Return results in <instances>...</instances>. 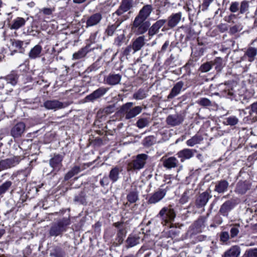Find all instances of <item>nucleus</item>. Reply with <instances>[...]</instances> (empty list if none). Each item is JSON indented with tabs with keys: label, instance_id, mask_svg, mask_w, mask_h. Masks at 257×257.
<instances>
[{
	"label": "nucleus",
	"instance_id": "1",
	"mask_svg": "<svg viewBox=\"0 0 257 257\" xmlns=\"http://www.w3.org/2000/svg\"><path fill=\"white\" fill-rule=\"evenodd\" d=\"M132 7V0H122L118 9L112 14V17L118 26L128 19V17L125 13L128 12Z\"/></svg>",
	"mask_w": 257,
	"mask_h": 257
},
{
	"label": "nucleus",
	"instance_id": "11",
	"mask_svg": "<svg viewBox=\"0 0 257 257\" xmlns=\"http://www.w3.org/2000/svg\"><path fill=\"white\" fill-rule=\"evenodd\" d=\"M183 120V116L179 114L169 115L166 118L167 123L171 126L179 125L182 123Z\"/></svg>",
	"mask_w": 257,
	"mask_h": 257
},
{
	"label": "nucleus",
	"instance_id": "16",
	"mask_svg": "<svg viewBox=\"0 0 257 257\" xmlns=\"http://www.w3.org/2000/svg\"><path fill=\"white\" fill-rule=\"evenodd\" d=\"M63 156L57 154L55 155L49 161L50 166L55 170H59L62 167V161L63 160Z\"/></svg>",
	"mask_w": 257,
	"mask_h": 257
},
{
	"label": "nucleus",
	"instance_id": "63",
	"mask_svg": "<svg viewBox=\"0 0 257 257\" xmlns=\"http://www.w3.org/2000/svg\"><path fill=\"white\" fill-rule=\"evenodd\" d=\"M253 238V237H251L250 239L246 240L243 244L246 246L255 245L256 243L254 241L252 240Z\"/></svg>",
	"mask_w": 257,
	"mask_h": 257
},
{
	"label": "nucleus",
	"instance_id": "26",
	"mask_svg": "<svg viewBox=\"0 0 257 257\" xmlns=\"http://www.w3.org/2000/svg\"><path fill=\"white\" fill-rule=\"evenodd\" d=\"M184 83L183 81H179L175 84V85L172 88L170 94L168 96V99H172L178 94L181 91L183 87Z\"/></svg>",
	"mask_w": 257,
	"mask_h": 257
},
{
	"label": "nucleus",
	"instance_id": "9",
	"mask_svg": "<svg viewBox=\"0 0 257 257\" xmlns=\"http://www.w3.org/2000/svg\"><path fill=\"white\" fill-rule=\"evenodd\" d=\"M67 105L66 103H63L55 99L47 100L44 103V106L46 109L55 111L64 108L67 106Z\"/></svg>",
	"mask_w": 257,
	"mask_h": 257
},
{
	"label": "nucleus",
	"instance_id": "60",
	"mask_svg": "<svg viewBox=\"0 0 257 257\" xmlns=\"http://www.w3.org/2000/svg\"><path fill=\"white\" fill-rule=\"evenodd\" d=\"M110 179L107 176H104L100 181V184L102 187L107 186L109 183Z\"/></svg>",
	"mask_w": 257,
	"mask_h": 257
},
{
	"label": "nucleus",
	"instance_id": "47",
	"mask_svg": "<svg viewBox=\"0 0 257 257\" xmlns=\"http://www.w3.org/2000/svg\"><path fill=\"white\" fill-rule=\"evenodd\" d=\"M197 103L201 106L207 107L213 105L212 102L207 98H201L197 101Z\"/></svg>",
	"mask_w": 257,
	"mask_h": 257
},
{
	"label": "nucleus",
	"instance_id": "39",
	"mask_svg": "<svg viewBox=\"0 0 257 257\" xmlns=\"http://www.w3.org/2000/svg\"><path fill=\"white\" fill-rule=\"evenodd\" d=\"M212 66H214L217 71L220 72L224 66L223 59L221 57H216L214 60L211 61Z\"/></svg>",
	"mask_w": 257,
	"mask_h": 257
},
{
	"label": "nucleus",
	"instance_id": "52",
	"mask_svg": "<svg viewBox=\"0 0 257 257\" xmlns=\"http://www.w3.org/2000/svg\"><path fill=\"white\" fill-rule=\"evenodd\" d=\"M190 195L191 192L189 190L185 191L180 199V202L183 204L187 203L190 198Z\"/></svg>",
	"mask_w": 257,
	"mask_h": 257
},
{
	"label": "nucleus",
	"instance_id": "32",
	"mask_svg": "<svg viewBox=\"0 0 257 257\" xmlns=\"http://www.w3.org/2000/svg\"><path fill=\"white\" fill-rule=\"evenodd\" d=\"M145 37L144 36H140L138 37L133 43L132 47L133 48V53L134 54L136 52L140 50L145 45Z\"/></svg>",
	"mask_w": 257,
	"mask_h": 257
},
{
	"label": "nucleus",
	"instance_id": "17",
	"mask_svg": "<svg viewBox=\"0 0 257 257\" xmlns=\"http://www.w3.org/2000/svg\"><path fill=\"white\" fill-rule=\"evenodd\" d=\"M19 75L17 71H12L9 74L5 77H1V80H4L8 84H10L13 86H15L18 82Z\"/></svg>",
	"mask_w": 257,
	"mask_h": 257
},
{
	"label": "nucleus",
	"instance_id": "44",
	"mask_svg": "<svg viewBox=\"0 0 257 257\" xmlns=\"http://www.w3.org/2000/svg\"><path fill=\"white\" fill-rule=\"evenodd\" d=\"M12 44L13 47L19 49L23 50L24 49V45H25V47H26L29 44V43L25 42L24 41L18 40H14L12 41Z\"/></svg>",
	"mask_w": 257,
	"mask_h": 257
},
{
	"label": "nucleus",
	"instance_id": "58",
	"mask_svg": "<svg viewBox=\"0 0 257 257\" xmlns=\"http://www.w3.org/2000/svg\"><path fill=\"white\" fill-rule=\"evenodd\" d=\"M239 9V3L235 2H232L229 8V10L232 13H236Z\"/></svg>",
	"mask_w": 257,
	"mask_h": 257
},
{
	"label": "nucleus",
	"instance_id": "36",
	"mask_svg": "<svg viewBox=\"0 0 257 257\" xmlns=\"http://www.w3.org/2000/svg\"><path fill=\"white\" fill-rule=\"evenodd\" d=\"M121 169L117 167H115L111 169L109 174V178L113 183L116 182L119 177V173Z\"/></svg>",
	"mask_w": 257,
	"mask_h": 257
},
{
	"label": "nucleus",
	"instance_id": "2",
	"mask_svg": "<svg viewBox=\"0 0 257 257\" xmlns=\"http://www.w3.org/2000/svg\"><path fill=\"white\" fill-rule=\"evenodd\" d=\"M157 217L160 218L163 225H166L174 220L176 213L170 207H164L161 209Z\"/></svg>",
	"mask_w": 257,
	"mask_h": 257
},
{
	"label": "nucleus",
	"instance_id": "25",
	"mask_svg": "<svg viewBox=\"0 0 257 257\" xmlns=\"http://www.w3.org/2000/svg\"><path fill=\"white\" fill-rule=\"evenodd\" d=\"M121 76L119 74H110L104 79L106 84L115 85L119 83Z\"/></svg>",
	"mask_w": 257,
	"mask_h": 257
},
{
	"label": "nucleus",
	"instance_id": "50",
	"mask_svg": "<svg viewBox=\"0 0 257 257\" xmlns=\"http://www.w3.org/2000/svg\"><path fill=\"white\" fill-rule=\"evenodd\" d=\"M226 124L229 125H236L238 122V119L235 116H230L225 119Z\"/></svg>",
	"mask_w": 257,
	"mask_h": 257
},
{
	"label": "nucleus",
	"instance_id": "14",
	"mask_svg": "<svg viewBox=\"0 0 257 257\" xmlns=\"http://www.w3.org/2000/svg\"><path fill=\"white\" fill-rule=\"evenodd\" d=\"M152 11L153 8L152 5H145L141 9L138 15L135 18L143 21H146L150 16Z\"/></svg>",
	"mask_w": 257,
	"mask_h": 257
},
{
	"label": "nucleus",
	"instance_id": "8",
	"mask_svg": "<svg viewBox=\"0 0 257 257\" xmlns=\"http://www.w3.org/2000/svg\"><path fill=\"white\" fill-rule=\"evenodd\" d=\"M108 88L101 87L87 95L85 98L86 102H94L95 100L104 95L108 90Z\"/></svg>",
	"mask_w": 257,
	"mask_h": 257
},
{
	"label": "nucleus",
	"instance_id": "59",
	"mask_svg": "<svg viewBox=\"0 0 257 257\" xmlns=\"http://www.w3.org/2000/svg\"><path fill=\"white\" fill-rule=\"evenodd\" d=\"M213 1V0H203V2L201 6L202 10L203 11L207 10L208 7Z\"/></svg>",
	"mask_w": 257,
	"mask_h": 257
},
{
	"label": "nucleus",
	"instance_id": "5",
	"mask_svg": "<svg viewBox=\"0 0 257 257\" xmlns=\"http://www.w3.org/2000/svg\"><path fill=\"white\" fill-rule=\"evenodd\" d=\"M69 218H63L54 223L51 226L49 233L51 236H58L65 230V227L69 225Z\"/></svg>",
	"mask_w": 257,
	"mask_h": 257
},
{
	"label": "nucleus",
	"instance_id": "49",
	"mask_svg": "<svg viewBox=\"0 0 257 257\" xmlns=\"http://www.w3.org/2000/svg\"><path fill=\"white\" fill-rule=\"evenodd\" d=\"M149 125V120L146 118H140L137 122V126L139 128H143Z\"/></svg>",
	"mask_w": 257,
	"mask_h": 257
},
{
	"label": "nucleus",
	"instance_id": "28",
	"mask_svg": "<svg viewBox=\"0 0 257 257\" xmlns=\"http://www.w3.org/2000/svg\"><path fill=\"white\" fill-rule=\"evenodd\" d=\"M116 37L114 41V45L120 47L125 42V37L124 31L122 30H118L116 31Z\"/></svg>",
	"mask_w": 257,
	"mask_h": 257
},
{
	"label": "nucleus",
	"instance_id": "24",
	"mask_svg": "<svg viewBox=\"0 0 257 257\" xmlns=\"http://www.w3.org/2000/svg\"><path fill=\"white\" fill-rule=\"evenodd\" d=\"M229 186V183L225 180L217 181L215 183L214 191L221 194L223 193L227 190Z\"/></svg>",
	"mask_w": 257,
	"mask_h": 257
},
{
	"label": "nucleus",
	"instance_id": "38",
	"mask_svg": "<svg viewBox=\"0 0 257 257\" xmlns=\"http://www.w3.org/2000/svg\"><path fill=\"white\" fill-rule=\"evenodd\" d=\"M203 137L200 135H196L186 142L188 146L193 147L194 145L200 143L203 140Z\"/></svg>",
	"mask_w": 257,
	"mask_h": 257
},
{
	"label": "nucleus",
	"instance_id": "23",
	"mask_svg": "<svg viewBox=\"0 0 257 257\" xmlns=\"http://www.w3.org/2000/svg\"><path fill=\"white\" fill-rule=\"evenodd\" d=\"M42 47L37 44L32 48L29 53V57L31 59H36L40 58L42 55Z\"/></svg>",
	"mask_w": 257,
	"mask_h": 257
},
{
	"label": "nucleus",
	"instance_id": "4",
	"mask_svg": "<svg viewBox=\"0 0 257 257\" xmlns=\"http://www.w3.org/2000/svg\"><path fill=\"white\" fill-rule=\"evenodd\" d=\"M134 105L133 102H127L121 107V110L125 113V118L126 119H130L139 114L142 111V107L137 106L131 108Z\"/></svg>",
	"mask_w": 257,
	"mask_h": 257
},
{
	"label": "nucleus",
	"instance_id": "27",
	"mask_svg": "<svg viewBox=\"0 0 257 257\" xmlns=\"http://www.w3.org/2000/svg\"><path fill=\"white\" fill-rule=\"evenodd\" d=\"M240 254V248L237 245H233L224 252L222 257H238Z\"/></svg>",
	"mask_w": 257,
	"mask_h": 257
},
{
	"label": "nucleus",
	"instance_id": "33",
	"mask_svg": "<svg viewBox=\"0 0 257 257\" xmlns=\"http://www.w3.org/2000/svg\"><path fill=\"white\" fill-rule=\"evenodd\" d=\"M26 21L21 17H17L14 19L10 25V28L12 30H18L25 25Z\"/></svg>",
	"mask_w": 257,
	"mask_h": 257
},
{
	"label": "nucleus",
	"instance_id": "64",
	"mask_svg": "<svg viewBox=\"0 0 257 257\" xmlns=\"http://www.w3.org/2000/svg\"><path fill=\"white\" fill-rule=\"evenodd\" d=\"M104 112L106 113H111L114 110V106L113 105H109L104 108Z\"/></svg>",
	"mask_w": 257,
	"mask_h": 257
},
{
	"label": "nucleus",
	"instance_id": "43",
	"mask_svg": "<svg viewBox=\"0 0 257 257\" xmlns=\"http://www.w3.org/2000/svg\"><path fill=\"white\" fill-rule=\"evenodd\" d=\"M12 185V182L10 181H6L0 185V196L3 195L8 191Z\"/></svg>",
	"mask_w": 257,
	"mask_h": 257
},
{
	"label": "nucleus",
	"instance_id": "6",
	"mask_svg": "<svg viewBox=\"0 0 257 257\" xmlns=\"http://www.w3.org/2000/svg\"><path fill=\"white\" fill-rule=\"evenodd\" d=\"M150 25L149 22L135 19L132 26V30L136 35H142L146 33Z\"/></svg>",
	"mask_w": 257,
	"mask_h": 257
},
{
	"label": "nucleus",
	"instance_id": "34",
	"mask_svg": "<svg viewBox=\"0 0 257 257\" xmlns=\"http://www.w3.org/2000/svg\"><path fill=\"white\" fill-rule=\"evenodd\" d=\"M249 184L246 181H239L236 184L235 191L238 194H243L249 189Z\"/></svg>",
	"mask_w": 257,
	"mask_h": 257
},
{
	"label": "nucleus",
	"instance_id": "48",
	"mask_svg": "<svg viewBox=\"0 0 257 257\" xmlns=\"http://www.w3.org/2000/svg\"><path fill=\"white\" fill-rule=\"evenodd\" d=\"M74 201L75 202L84 204L86 203L85 194L84 192H81L79 195L75 196Z\"/></svg>",
	"mask_w": 257,
	"mask_h": 257
},
{
	"label": "nucleus",
	"instance_id": "21",
	"mask_svg": "<svg viewBox=\"0 0 257 257\" xmlns=\"http://www.w3.org/2000/svg\"><path fill=\"white\" fill-rule=\"evenodd\" d=\"M204 222L202 219H198L195 223L190 227L188 233L191 235L197 234L202 231V228L204 227Z\"/></svg>",
	"mask_w": 257,
	"mask_h": 257
},
{
	"label": "nucleus",
	"instance_id": "51",
	"mask_svg": "<svg viewBox=\"0 0 257 257\" xmlns=\"http://www.w3.org/2000/svg\"><path fill=\"white\" fill-rule=\"evenodd\" d=\"M239 232V225L235 224L233 225L230 230V237L234 238L236 237Z\"/></svg>",
	"mask_w": 257,
	"mask_h": 257
},
{
	"label": "nucleus",
	"instance_id": "61",
	"mask_svg": "<svg viewBox=\"0 0 257 257\" xmlns=\"http://www.w3.org/2000/svg\"><path fill=\"white\" fill-rule=\"evenodd\" d=\"M133 51L132 46L129 45L126 47L123 51V55L124 56H128Z\"/></svg>",
	"mask_w": 257,
	"mask_h": 257
},
{
	"label": "nucleus",
	"instance_id": "53",
	"mask_svg": "<svg viewBox=\"0 0 257 257\" xmlns=\"http://www.w3.org/2000/svg\"><path fill=\"white\" fill-rule=\"evenodd\" d=\"M245 257H257V248H250L244 253Z\"/></svg>",
	"mask_w": 257,
	"mask_h": 257
},
{
	"label": "nucleus",
	"instance_id": "54",
	"mask_svg": "<svg viewBox=\"0 0 257 257\" xmlns=\"http://www.w3.org/2000/svg\"><path fill=\"white\" fill-rule=\"evenodd\" d=\"M118 24L117 26L115 25H112L108 26L105 30L106 34L109 36H111L113 35L114 32L117 30L116 29L118 27Z\"/></svg>",
	"mask_w": 257,
	"mask_h": 257
},
{
	"label": "nucleus",
	"instance_id": "13",
	"mask_svg": "<svg viewBox=\"0 0 257 257\" xmlns=\"http://www.w3.org/2000/svg\"><path fill=\"white\" fill-rule=\"evenodd\" d=\"M166 20H159L156 22L153 25L148 29V35L149 39H150L153 36L159 32L160 29L166 23Z\"/></svg>",
	"mask_w": 257,
	"mask_h": 257
},
{
	"label": "nucleus",
	"instance_id": "46",
	"mask_svg": "<svg viewBox=\"0 0 257 257\" xmlns=\"http://www.w3.org/2000/svg\"><path fill=\"white\" fill-rule=\"evenodd\" d=\"M212 67V63L211 61L207 62L202 64L199 70L203 73L208 72Z\"/></svg>",
	"mask_w": 257,
	"mask_h": 257
},
{
	"label": "nucleus",
	"instance_id": "40",
	"mask_svg": "<svg viewBox=\"0 0 257 257\" xmlns=\"http://www.w3.org/2000/svg\"><path fill=\"white\" fill-rule=\"evenodd\" d=\"M51 257H66L65 251L60 247H55L51 252Z\"/></svg>",
	"mask_w": 257,
	"mask_h": 257
},
{
	"label": "nucleus",
	"instance_id": "15",
	"mask_svg": "<svg viewBox=\"0 0 257 257\" xmlns=\"http://www.w3.org/2000/svg\"><path fill=\"white\" fill-rule=\"evenodd\" d=\"M31 170L32 168L29 166L24 170L17 171L13 176L17 178L18 181L25 182L27 181V178L30 175Z\"/></svg>",
	"mask_w": 257,
	"mask_h": 257
},
{
	"label": "nucleus",
	"instance_id": "3",
	"mask_svg": "<svg viewBox=\"0 0 257 257\" xmlns=\"http://www.w3.org/2000/svg\"><path fill=\"white\" fill-rule=\"evenodd\" d=\"M148 156L145 154L138 155L136 158L128 164V170L139 171L144 168Z\"/></svg>",
	"mask_w": 257,
	"mask_h": 257
},
{
	"label": "nucleus",
	"instance_id": "56",
	"mask_svg": "<svg viewBox=\"0 0 257 257\" xmlns=\"http://www.w3.org/2000/svg\"><path fill=\"white\" fill-rule=\"evenodd\" d=\"M54 8H44L40 10V13H42L43 14L47 16H50L52 14V13L54 12Z\"/></svg>",
	"mask_w": 257,
	"mask_h": 257
},
{
	"label": "nucleus",
	"instance_id": "19",
	"mask_svg": "<svg viewBox=\"0 0 257 257\" xmlns=\"http://www.w3.org/2000/svg\"><path fill=\"white\" fill-rule=\"evenodd\" d=\"M211 195L207 191L201 193L196 200V205L198 208L204 206L208 202Z\"/></svg>",
	"mask_w": 257,
	"mask_h": 257
},
{
	"label": "nucleus",
	"instance_id": "22",
	"mask_svg": "<svg viewBox=\"0 0 257 257\" xmlns=\"http://www.w3.org/2000/svg\"><path fill=\"white\" fill-rule=\"evenodd\" d=\"M102 19V15L100 13H95L90 16L87 20L86 27H92L97 25Z\"/></svg>",
	"mask_w": 257,
	"mask_h": 257
},
{
	"label": "nucleus",
	"instance_id": "35",
	"mask_svg": "<svg viewBox=\"0 0 257 257\" xmlns=\"http://www.w3.org/2000/svg\"><path fill=\"white\" fill-rule=\"evenodd\" d=\"M20 161L21 159L19 157H14L12 158L4 160L6 169L16 166Z\"/></svg>",
	"mask_w": 257,
	"mask_h": 257
},
{
	"label": "nucleus",
	"instance_id": "41",
	"mask_svg": "<svg viewBox=\"0 0 257 257\" xmlns=\"http://www.w3.org/2000/svg\"><path fill=\"white\" fill-rule=\"evenodd\" d=\"M126 247H132L139 243V238L135 236H129L126 239Z\"/></svg>",
	"mask_w": 257,
	"mask_h": 257
},
{
	"label": "nucleus",
	"instance_id": "18",
	"mask_svg": "<svg viewBox=\"0 0 257 257\" xmlns=\"http://www.w3.org/2000/svg\"><path fill=\"white\" fill-rule=\"evenodd\" d=\"M234 204L231 200L225 201L220 207L219 213L223 216L227 217L229 212L233 208Z\"/></svg>",
	"mask_w": 257,
	"mask_h": 257
},
{
	"label": "nucleus",
	"instance_id": "37",
	"mask_svg": "<svg viewBox=\"0 0 257 257\" xmlns=\"http://www.w3.org/2000/svg\"><path fill=\"white\" fill-rule=\"evenodd\" d=\"M224 87V96L228 98L232 99L233 98L235 97V94L234 93V91L233 89V88L231 85L229 84H224L223 85Z\"/></svg>",
	"mask_w": 257,
	"mask_h": 257
},
{
	"label": "nucleus",
	"instance_id": "30",
	"mask_svg": "<svg viewBox=\"0 0 257 257\" xmlns=\"http://www.w3.org/2000/svg\"><path fill=\"white\" fill-rule=\"evenodd\" d=\"M164 167L170 169L176 167L179 163L178 160L174 157H170L163 160Z\"/></svg>",
	"mask_w": 257,
	"mask_h": 257
},
{
	"label": "nucleus",
	"instance_id": "45",
	"mask_svg": "<svg viewBox=\"0 0 257 257\" xmlns=\"http://www.w3.org/2000/svg\"><path fill=\"white\" fill-rule=\"evenodd\" d=\"M147 97V94L144 89H140L133 95V97L136 100H141Z\"/></svg>",
	"mask_w": 257,
	"mask_h": 257
},
{
	"label": "nucleus",
	"instance_id": "10",
	"mask_svg": "<svg viewBox=\"0 0 257 257\" xmlns=\"http://www.w3.org/2000/svg\"><path fill=\"white\" fill-rule=\"evenodd\" d=\"M25 128L26 125L24 122H18L12 128L11 135L15 139L19 138L24 134Z\"/></svg>",
	"mask_w": 257,
	"mask_h": 257
},
{
	"label": "nucleus",
	"instance_id": "29",
	"mask_svg": "<svg viewBox=\"0 0 257 257\" xmlns=\"http://www.w3.org/2000/svg\"><path fill=\"white\" fill-rule=\"evenodd\" d=\"M180 161L183 162L185 160L190 159L193 156V153L192 150L189 149H185L179 152L177 154Z\"/></svg>",
	"mask_w": 257,
	"mask_h": 257
},
{
	"label": "nucleus",
	"instance_id": "55",
	"mask_svg": "<svg viewBox=\"0 0 257 257\" xmlns=\"http://www.w3.org/2000/svg\"><path fill=\"white\" fill-rule=\"evenodd\" d=\"M229 239V234L227 231H223L220 233V240L222 242H226Z\"/></svg>",
	"mask_w": 257,
	"mask_h": 257
},
{
	"label": "nucleus",
	"instance_id": "7",
	"mask_svg": "<svg viewBox=\"0 0 257 257\" xmlns=\"http://www.w3.org/2000/svg\"><path fill=\"white\" fill-rule=\"evenodd\" d=\"M257 55V38L253 40L250 46L245 51L243 56L241 58L242 60L247 58L249 62H253Z\"/></svg>",
	"mask_w": 257,
	"mask_h": 257
},
{
	"label": "nucleus",
	"instance_id": "62",
	"mask_svg": "<svg viewBox=\"0 0 257 257\" xmlns=\"http://www.w3.org/2000/svg\"><path fill=\"white\" fill-rule=\"evenodd\" d=\"M242 30V27L240 25H235L230 28V31L232 33H235Z\"/></svg>",
	"mask_w": 257,
	"mask_h": 257
},
{
	"label": "nucleus",
	"instance_id": "31",
	"mask_svg": "<svg viewBox=\"0 0 257 257\" xmlns=\"http://www.w3.org/2000/svg\"><path fill=\"white\" fill-rule=\"evenodd\" d=\"M181 13H178L172 14L168 19V25L170 28L175 27L180 22L181 18Z\"/></svg>",
	"mask_w": 257,
	"mask_h": 257
},
{
	"label": "nucleus",
	"instance_id": "12",
	"mask_svg": "<svg viewBox=\"0 0 257 257\" xmlns=\"http://www.w3.org/2000/svg\"><path fill=\"white\" fill-rule=\"evenodd\" d=\"M94 48V47H91V44H87L85 47L82 48L78 51L73 54L72 60H79L83 58L89 52L93 50Z\"/></svg>",
	"mask_w": 257,
	"mask_h": 257
},
{
	"label": "nucleus",
	"instance_id": "57",
	"mask_svg": "<svg viewBox=\"0 0 257 257\" xmlns=\"http://www.w3.org/2000/svg\"><path fill=\"white\" fill-rule=\"evenodd\" d=\"M248 9V4L246 1H243L241 3L240 8V13L241 14H243L246 12Z\"/></svg>",
	"mask_w": 257,
	"mask_h": 257
},
{
	"label": "nucleus",
	"instance_id": "42",
	"mask_svg": "<svg viewBox=\"0 0 257 257\" xmlns=\"http://www.w3.org/2000/svg\"><path fill=\"white\" fill-rule=\"evenodd\" d=\"M126 198L130 203H135L139 199L138 192L137 191H131L128 194Z\"/></svg>",
	"mask_w": 257,
	"mask_h": 257
},
{
	"label": "nucleus",
	"instance_id": "20",
	"mask_svg": "<svg viewBox=\"0 0 257 257\" xmlns=\"http://www.w3.org/2000/svg\"><path fill=\"white\" fill-rule=\"evenodd\" d=\"M166 194V191L164 189H159L158 191L154 193L149 198L148 202L150 204H155L162 199Z\"/></svg>",
	"mask_w": 257,
	"mask_h": 257
}]
</instances>
